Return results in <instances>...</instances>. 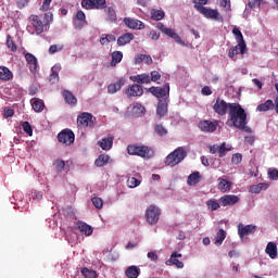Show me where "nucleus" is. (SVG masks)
<instances>
[{"label": "nucleus", "mask_w": 278, "mask_h": 278, "mask_svg": "<svg viewBox=\"0 0 278 278\" xmlns=\"http://www.w3.org/2000/svg\"><path fill=\"white\" fill-rule=\"evenodd\" d=\"M228 121L227 123H231L232 127L236 129H240L241 131H247V134H251V127L249 122L247 121V111L240 105V103H232L230 106V111H228Z\"/></svg>", "instance_id": "nucleus-1"}, {"label": "nucleus", "mask_w": 278, "mask_h": 278, "mask_svg": "<svg viewBox=\"0 0 278 278\" xmlns=\"http://www.w3.org/2000/svg\"><path fill=\"white\" fill-rule=\"evenodd\" d=\"M128 155H137L143 160H151L155 155V150L149 146L129 144L127 147Z\"/></svg>", "instance_id": "nucleus-2"}, {"label": "nucleus", "mask_w": 278, "mask_h": 278, "mask_svg": "<svg viewBox=\"0 0 278 278\" xmlns=\"http://www.w3.org/2000/svg\"><path fill=\"white\" fill-rule=\"evenodd\" d=\"M187 155L186 149L179 147L166 156L165 166H177V164H181L186 160Z\"/></svg>", "instance_id": "nucleus-3"}, {"label": "nucleus", "mask_w": 278, "mask_h": 278, "mask_svg": "<svg viewBox=\"0 0 278 278\" xmlns=\"http://www.w3.org/2000/svg\"><path fill=\"white\" fill-rule=\"evenodd\" d=\"M28 26L27 31L31 35L36 34L37 36H40L42 31H45V23L38 15H30L28 17Z\"/></svg>", "instance_id": "nucleus-4"}, {"label": "nucleus", "mask_w": 278, "mask_h": 278, "mask_svg": "<svg viewBox=\"0 0 278 278\" xmlns=\"http://www.w3.org/2000/svg\"><path fill=\"white\" fill-rule=\"evenodd\" d=\"M149 92L153 94V97H156V99H167L170 97V85L165 84L163 87H150Z\"/></svg>", "instance_id": "nucleus-5"}, {"label": "nucleus", "mask_w": 278, "mask_h": 278, "mask_svg": "<svg viewBox=\"0 0 278 278\" xmlns=\"http://www.w3.org/2000/svg\"><path fill=\"white\" fill-rule=\"evenodd\" d=\"M160 207L150 205L146 211V219L149 225H157L161 215Z\"/></svg>", "instance_id": "nucleus-6"}, {"label": "nucleus", "mask_w": 278, "mask_h": 278, "mask_svg": "<svg viewBox=\"0 0 278 278\" xmlns=\"http://www.w3.org/2000/svg\"><path fill=\"white\" fill-rule=\"evenodd\" d=\"M231 105H233V103H227L225 100L217 98L213 105V110L215 114H218V116H225L227 112H230Z\"/></svg>", "instance_id": "nucleus-7"}, {"label": "nucleus", "mask_w": 278, "mask_h": 278, "mask_svg": "<svg viewBox=\"0 0 278 278\" xmlns=\"http://www.w3.org/2000/svg\"><path fill=\"white\" fill-rule=\"evenodd\" d=\"M156 27L160 29V31H162V34H165V36H168V38H173L177 45H186L175 29L166 27V25L163 23H157Z\"/></svg>", "instance_id": "nucleus-8"}, {"label": "nucleus", "mask_w": 278, "mask_h": 278, "mask_svg": "<svg viewBox=\"0 0 278 278\" xmlns=\"http://www.w3.org/2000/svg\"><path fill=\"white\" fill-rule=\"evenodd\" d=\"M275 88L277 97L275 98L274 102L273 100H267L265 103L258 104L256 108L257 112H268L275 108L276 114H278V83L275 84Z\"/></svg>", "instance_id": "nucleus-9"}, {"label": "nucleus", "mask_w": 278, "mask_h": 278, "mask_svg": "<svg viewBox=\"0 0 278 278\" xmlns=\"http://www.w3.org/2000/svg\"><path fill=\"white\" fill-rule=\"evenodd\" d=\"M58 140L62 144H66V147H71L73 142H75V132L71 129H63L61 132L58 135Z\"/></svg>", "instance_id": "nucleus-10"}, {"label": "nucleus", "mask_w": 278, "mask_h": 278, "mask_svg": "<svg viewBox=\"0 0 278 278\" xmlns=\"http://www.w3.org/2000/svg\"><path fill=\"white\" fill-rule=\"evenodd\" d=\"M199 129L204 131V134H214L218 127V122H212L210 119H204L199 122L198 124Z\"/></svg>", "instance_id": "nucleus-11"}, {"label": "nucleus", "mask_w": 278, "mask_h": 278, "mask_svg": "<svg viewBox=\"0 0 278 278\" xmlns=\"http://www.w3.org/2000/svg\"><path fill=\"white\" fill-rule=\"evenodd\" d=\"M105 3V0H83L81 7L85 8V10H103Z\"/></svg>", "instance_id": "nucleus-12"}, {"label": "nucleus", "mask_w": 278, "mask_h": 278, "mask_svg": "<svg viewBox=\"0 0 278 278\" xmlns=\"http://www.w3.org/2000/svg\"><path fill=\"white\" fill-rule=\"evenodd\" d=\"M200 14H203L205 18H212L213 21H219L223 23L224 18L223 15L218 12V10L207 9V8H200Z\"/></svg>", "instance_id": "nucleus-13"}, {"label": "nucleus", "mask_w": 278, "mask_h": 278, "mask_svg": "<svg viewBox=\"0 0 278 278\" xmlns=\"http://www.w3.org/2000/svg\"><path fill=\"white\" fill-rule=\"evenodd\" d=\"M77 123L80 127H93L92 114L84 112L77 117Z\"/></svg>", "instance_id": "nucleus-14"}, {"label": "nucleus", "mask_w": 278, "mask_h": 278, "mask_svg": "<svg viewBox=\"0 0 278 278\" xmlns=\"http://www.w3.org/2000/svg\"><path fill=\"white\" fill-rule=\"evenodd\" d=\"M239 53H241V55H244V53H247L245 42H240L237 46L230 48L228 51V58H230V60H236V55H239Z\"/></svg>", "instance_id": "nucleus-15"}, {"label": "nucleus", "mask_w": 278, "mask_h": 278, "mask_svg": "<svg viewBox=\"0 0 278 278\" xmlns=\"http://www.w3.org/2000/svg\"><path fill=\"white\" fill-rule=\"evenodd\" d=\"M227 151H231V148H227L226 142H223L220 146L218 144L210 146V153H212V155H216V153H218L219 157H225Z\"/></svg>", "instance_id": "nucleus-16"}, {"label": "nucleus", "mask_w": 278, "mask_h": 278, "mask_svg": "<svg viewBox=\"0 0 278 278\" xmlns=\"http://www.w3.org/2000/svg\"><path fill=\"white\" fill-rule=\"evenodd\" d=\"M24 56L30 73H36V71H38V59L36 58V55L27 52Z\"/></svg>", "instance_id": "nucleus-17"}, {"label": "nucleus", "mask_w": 278, "mask_h": 278, "mask_svg": "<svg viewBox=\"0 0 278 278\" xmlns=\"http://www.w3.org/2000/svg\"><path fill=\"white\" fill-rule=\"evenodd\" d=\"M75 229L80 231V233H84V236H92V233L94 231V228H92V226H90V225L86 224V222H81V220L76 222Z\"/></svg>", "instance_id": "nucleus-18"}, {"label": "nucleus", "mask_w": 278, "mask_h": 278, "mask_svg": "<svg viewBox=\"0 0 278 278\" xmlns=\"http://www.w3.org/2000/svg\"><path fill=\"white\" fill-rule=\"evenodd\" d=\"M156 114L160 118H163L165 114H168V98L160 99L156 106Z\"/></svg>", "instance_id": "nucleus-19"}, {"label": "nucleus", "mask_w": 278, "mask_h": 278, "mask_svg": "<svg viewBox=\"0 0 278 278\" xmlns=\"http://www.w3.org/2000/svg\"><path fill=\"white\" fill-rule=\"evenodd\" d=\"M124 23L129 29H144V23L140 20L125 17Z\"/></svg>", "instance_id": "nucleus-20"}, {"label": "nucleus", "mask_w": 278, "mask_h": 278, "mask_svg": "<svg viewBox=\"0 0 278 278\" xmlns=\"http://www.w3.org/2000/svg\"><path fill=\"white\" fill-rule=\"evenodd\" d=\"M178 257H181V253H172L169 260L165 262L166 266H176V268H184V262L178 261Z\"/></svg>", "instance_id": "nucleus-21"}, {"label": "nucleus", "mask_w": 278, "mask_h": 278, "mask_svg": "<svg viewBox=\"0 0 278 278\" xmlns=\"http://www.w3.org/2000/svg\"><path fill=\"white\" fill-rule=\"evenodd\" d=\"M256 229L257 227L253 225L243 226L242 224H240L238 226V235L242 239L244 238V236H251V233H253Z\"/></svg>", "instance_id": "nucleus-22"}, {"label": "nucleus", "mask_w": 278, "mask_h": 278, "mask_svg": "<svg viewBox=\"0 0 278 278\" xmlns=\"http://www.w3.org/2000/svg\"><path fill=\"white\" fill-rule=\"evenodd\" d=\"M219 201L224 207H227V205H236L240 201V198L233 194H226Z\"/></svg>", "instance_id": "nucleus-23"}, {"label": "nucleus", "mask_w": 278, "mask_h": 278, "mask_svg": "<svg viewBox=\"0 0 278 278\" xmlns=\"http://www.w3.org/2000/svg\"><path fill=\"white\" fill-rule=\"evenodd\" d=\"M128 97H142L144 89L140 85H132L126 89Z\"/></svg>", "instance_id": "nucleus-24"}, {"label": "nucleus", "mask_w": 278, "mask_h": 278, "mask_svg": "<svg viewBox=\"0 0 278 278\" xmlns=\"http://www.w3.org/2000/svg\"><path fill=\"white\" fill-rule=\"evenodd\" d=\"M123 86H125V78H119L115 84H110L108 86L109 94H116V92H118Z\"/></svg>", "instance_id": "nucleus-25"}, {"label": "nucleus", "mask_w": 278, "mask_h": 278, "mask_svg": "<svg viewBox=\"0 0 278 278\" xmlns=\"http://www.w3.org/2000/svg\"><path fill=\"white\" fill-rule=\"evenodd\" d=\"M130 81H136L137 84H151V76L148 74L130 76Z\"/></svg>", "instance_id": "nucleus-26"}, {"label": "nucleus", "mask_w": 278, "mask_h": 278, "mask_svg": "<svg viewBox=\"0 0 278 278\" xmlns=\"http://www.w3.org/2000/svg\"><path fill=\"white\" fill-rule=\"evenodd\" d=\"M98 144L103 151H110L114 144V137L103 138L102 141L98 142Z\"/></svg>", "instance_id": "nucleus-27"}, {"label": "nucleus", "mask_w": 278, "mask_h": 278, "mask_svg": "<svg viewBox=\"0 0 278 278\" xmlns=\"http://www.w3.org/2000/svg\"><path fill=\"white\" fill-rule=\"evenodd\" d=\"M131 40H134V34L126 33L117 38V45L118 47H125V45H129Z\"/></svg>", "instance_id": "nucleus-28"}, {"label": "nucleus", "mask_w": 278, "mask_h": 278, "mask_svg": "<svg viewBox=\"0 0 278 278\" xmlns=\"http://www.w3.org/2000/svg\"><path fill=\"white\" fill-rule=\"evenodd\" d=\"M63 98L67 105H77V98L75 97V94H73V92L68 90H63Z\"/></svg>", "instance_id": "nucleus-29"}, {"label": "nucleus", "mask_w": 278, "mask_h": 278, "mask_svg": "<svg viewBox=\"0 0 278 278\" xmlns=\"http://www.w3.org/2000/svg\"><path fill=\"white\" fill-rule=\"evenodd\" d=\"M14 75L12 74V71L8 68L7 66H0V79L1 81H10Z\"/></svg>", "instance_id": "nucleus-30"}, {"label": "nucleus", "mask_w": 278, "mask_h": 278, "mask_svg": "<svg viewBox=\"0 0 278 278\" xmlns=\"http://www.w3.org/2000/svg\"><path fill=\"white\" fill-rule=\"evenodd\" d=\"M262 190H268V184L260 182L257 185H252L250 186L249 192H251V194H260Z\"/></svg>", "instance_id": "nucleus-31"}, {"label": "nucleus", "mask_w": 278, "mask_h": 278, "mask_svg": "<svg viewBox=\"0 0 278 278\" xmlns=\"http://www.w3.org/2000/svg\"><path fill=\"white\" fill-rule=\"evenodd\" d=\"M265 253L269 255L271 260L277 257V243L268 242L265 249Z\"/></svg>", "instance_id": "nucleus-32"}, {"label": "nucleus", "mask_w": 278, "mask_h": 278, "mask_svg": "<svg viewBox=\"0 0 278 278\" xmlns=\"http://www.w3.org/2000/svg\"><path fill=\"white\" fill-rule=\"evenodd\" d=\"M106 164H110V155L108 154H100L94 161V165L98 166V168L106 166Z\"/></svg>", "instance_id": "nucleus-33"}, {"label": "nucleus", "mask_w": 278, "mask_h": 278, "mask_svg": "<svg viewBox=\"0 0 278 278\" xmlns=\"http://www.w3.org/2000/svg\"><path fill=\"white\" fill-rule=\"evenodd\" d=\"M125 275L128 278H138L140 277V268H138V266H129L126 270H125Z\"/></svg>", "instance_id": "nucleus-34"}, {"label": "nucleus", "mask_w": 278, "mask_h": 278, "mask_svg": "<svg viewBox=\"0 0 278 278\" xmlns=\"http://www.w3.org/2000/svg\"><path fill=\"white\" fill-rule=\"evenodd\" d=\"M218 190L222 192H229L231 190V181L224 178H218Z\"/></svg>", "instance_id": "nucleus-35"}, {"label": "nucleus", "mask_w": 278, "mask_h": 278, "mask_svg": "<svg viewBox=\"0 0 278 278\" xmlns=\"http://www.w3.org/2000/svg\"><path fill=\"white\" fill-rule=\"evenodd\" d=\"M201 181V174L199 172H194L189 175L187 179L188 186H197Z\"/></svg>", "instance_id": "nucleus-36"}, {"label": "nucleus", "mask_w": 278, "mask_h": 278, "mask_svg": "<svg viewBox=\"0 0 278 278\" xmlns=\"http://www.w3.org/2000/svg\"><path fill=\"white\" fill-rule=\"evenodd\" d=\"M31 105H33V110L36 112H42V110H45V101L38 99V98H34L30 101Z\"/></svg>", "instance_id": "nucleus-37"}, {"label": "nucleus", "mask_w": 278, "mask_h": 278, "mask_svg": "<svg viewBox=\"0 0 278 278\" xmlns=\"http://www.w3.org/2000/svg\"><path fill=\"white\" fill-rule=\"evenodd\" d=\"M166 16L164 10L152 9L151 18L152 21H162Z\"/></svg>", "instance_id": "nucleus-38"}, {"label": "nucleus", "mask_w": 278, "mask_h": 278, "mask_svg": "<svg viewBox=\"0 0 278 278\" xmlns=\"http://www.w3.org/2000/svg\"><path fill=\"white\" fill-rule=\"evenodd\" d=\"M51 71H52V73L50 74V81H51V84H58L60 81V74H59L60 66L54 65L51 68Z\"/></svg>", "instance_id": "nucleus-39"}, {"label": "nucleus", "mask_w": 278, "mask_h": 278, "mask_svg": "<svg viewBox=\"0 0 278 278\" xmlns=\"http://www.w3.org/2000/svg\"><path fill=\"white\" fill-rule=\"evenodd\" d=\"M111 66H116V64H121L123 62V52L114 51L112 54Z\"/></svg>", "instance_id": "nucleus-40"}, {"label": "nucleus", "mask_w": 278, "mask_h": 278, "mask_svg": "<svg viewBox=\"0 0 278 278\" xmlns=\"http://www.w3.org/2000/svg\"><path fill=\"white\" fill-rule=\"evenodd\" d=\"M225 238H227V232L224 229H219L215 237V244L220 247L225 242Z\"/></svg>", "instance_id": "nucleus-41"}, {"label": "nucleus", "mask_w": 278, "mask_h": 278, "mask_svg": "<svg viewBox=\"0 0 278 278\" xmlns=\"http://www.w3.org/2000/svg\"><path fill=\"white\" fill-rule=\"evenodd\" d=\"M106 14H108V21H110L111 23H116V21L118 20V16L116 15V10H114V8L109 7L106 9Z\"/></svg>", "instance_id": "nucleus-42"}, {"label": "nucleus", "mask_w": 278, "mask_h": 278, "mask_svg": "<svg viewBox=\"0 0 278 278\" xmlns=\"http://www.w3.org/2000/svg\"><path fill=\"white\" fill-rule=\"evenodd\" d=\"M206 206L211 212H216V210L220 207V204L218 203V201L211 199L206 201Z\"/></svg>", "instance_id": "nucleus-43"}, {"label": "nucleus", "mask_w": 278, "mask_h": 278, "mask_svg": "<svg viewBox=\"0 0 278 278\" xmlns=\"http://www.w3.org/2000/svg\"><path fill=\"white\" fill-rule=\"evenodd\" d=\"M7 47L8 49H10V51H12L13 53H15V51H17V47L16 43L14 42V39H12V36L8 35L7 37Z\"/></svg>", "instance_id": "nucleus-44"}, {"label": "nucleus", "mask_w": 278, "mask_h": 278, "mask_svg": "<svg viewBox=\"0 0 278 278\" xmlns=\"http://www.w3.org/2000/svg\"><path fill=\"white\" fill-rule=\"evenodd\" d=\"M81 275L85 277V278H97V271L92 270V269H89L87 267H84L81 269Z\"/></svg>", "instance_id": "nucleus-45"}, {"label": "nucleus", "mask_w": 278, "mask_h": 278, "mask_svg": "<svg viewBox=\"0 0 278 278\" xmlns=\"http://www.w3.org/2000/svg\"><path fill=\"white\" fill-rule=\"evenodd\" d=\"M232 34H233L238 45H240V42H244V36H242V31H240V28L235 27L232 29Z\"/></svg>", "instance_id": "nucleus-46"}, {"label": "nucleus", "mask_w": 278, "mask_h": 278, "mask_svg": "<svg viewBox=\"0 0 278 278\" xmlns=\"http://www.w3.org/2000/svg\"><path fill=\"white\" fill-rule=\"evenodd\" d=\"M154 131H155V134H157V136H161V137L166 136V134H168V130L160 124H156L154 126Z\"/></svg>", "instance_id": "nucleus-47"}, {"label": "nucleus", "mask_w": 278, "mask_h": 278, "mask_svg": "<svg viewBox=\"0 0 278 278\" xmlns=\"http://www.w3.org/2000/svg\"><path fill=\"white\" fill-rule=\"evenodd\" d=\"M64 45H52L50 46L48 52L50 55H54V53H58V51H63Z\"/></svg>", "instance_id": "nucleus-48"}, {"label": "nucleus", "mask_w": 278, "mask_h": 278, "mask_svg": "<svg viewBox=\"0 0 278 278\" xmlns=\"http://www.w3.org/2000/svg\"><path fill=\"white\" fill-rule=\"evenodd\" d=\"M53 166L58 173H62L64 170V167L66 166V163L63 160L58 159L54 162Z\"/></svg>", "instance_id": "nucleus-49"}, {"label": "nucleus", "mask_w": 278, "mask_h": 278, "mask_svg": "<svg viewBox=\"0 0 278 278\" xmlns=\"http://www.w3.org/2000/svg\"><path fill=\"white\" fill-rule=\"evenodd\" d=\"M22 127L27 136H34V128H31V124H29V122L22 123Z\"/></svg>", "instance_id": "nucleus-50"}, {"label": "nucleus", "mask_w": 278, "mask_h": 278, "mask_svg": "<svg viewBox=\"0 0 278 278\" xmlns=\"http://www.w3.org/2000/svg\"><path fill=\"white\" fill-rule=\"evenodd\" d=\"M91 201L97 210H101L103 207V199L94 197L91 199Z\"/></svg>", "instance_id": "nucleus-51"}, {"label": "nucleus", "mask_w": 278, "mask_h": 278, "mask_svg": "<svg viewBox=\"0 0 278 278\" xmlns=\"http://www.w3.org/2000/svg\"><path fill=\"white\" fill-rule=\"evenodd\" d=\"M129 188H138L140 186V180L136 177H131L127 180Z\"/></svg>", "instance_id": "nucleus-52"}, {"label": "nucleus", "mask_w": 278, "mask_h": 278, "mask_svg": "<svg viewBox=\"0 0 278 278\" xmlns=\"http://www.w3.org/2000/svg\"><path fill=\"white\" fill-rule=\"evenodd\" d=\"M194 3V8L197 9L198 12H200V8H205L203 5H207L208 0H192Z\"/></svg>", "instance_id": "nucleus-53"}, {"label": "nucleus", "mask_w": 278, "mask_h": 278, "mask_svg": "<svg viewBox=\"0 0 278 278\" xmlns=\"http://www.w3.org/2000/svg\"><path fill=\"white\" fill-rule=\"evenodd\" d=\"M51 1L53 0H43L42 5L40 7V12H49V9L51 8Z\"/></svg>", "instance_id": "nucleus-54"}, {"label": "nucleus", "mask_w": 278, "mask_h": 278, "mask_svg": "<svg viewBox=\"0 0 278 278\" xmlns=\"http://www.w3.org/2000/svg\"><path fill=\"white\" fill-rule=\"evenodd\" d=\"M160 79H162V75H160V72H151L150 81H160Z\"/></svg>", "instance_id": "nucleus-55"}, {"label": "nucleus", "mask_w": 278, "mask_h": 278, "mask_svg": "<svg viewBox=\"0 0 278 278\" xmlns=\"http://www.w3.org/2000/svg\"><path fill=\"white\" fill-rule=\"evenodd\" d=\"M231 162L232 164H240V162H242V154L240 153L233 154L231 157Z\"/></svg>", "instance_id": "nucleus-56"}, {"label": "nucleus", "mask_w": 278, "mask_h": 278, "mask_svg": "<svg viewBox=\"0 0 278 278\" xmlns=\"http://www.w3.org/2000/svg\"><path fill=\"white\" fill-rule=\"evenodd\" d=\"M45 21H46L45 25H51V23H53V13L51 12L45 13Z\"/></svg>", "instance_id": "nucleus-57"}, {"label": "nucleus", "mask_w": 278, "mask_h": 278, "mask_svg": "<svg viewBox=\"0 0 278 278\" xmlns=\"http://www.w3.org/2000/svg\"><path fill=\"white\" fill-rule=\"evenodd\" d=\"M76 21H80V23H86V13H84V11H78L76 13Z\"/></svg>", "instance_id": "nucleus-58"}, {"label": "nucleus", "mask_w": 278, "mask_h": 278, "mask_svg": "<svg viewBox=\"0 0 278 278\" xmlns=\"http://www.w3.org/2000/svg\"><path fill=\"white\" fill-rule=\"evenodd\" d=\"M262 0H252L248 3L249 8H260L262 5Z\"/></svg>", "instance_id": "nucleus-59"}, {"label": "nucleus", "mask_w": 278, "mask_h": 278, "mask_svg": "<svg viewBox=\"0 0 278 278\" xmlns=\"http://www.w3.org/2000/svg\"><path fill=\"white\" fill-rule=\"evenodd\" d=\"M14 116L13 109H4L3 118H12Z\"/></svg>", "instance_id": "nucleus-60"}, {"label": "nucleus", "mask_w": 278, "mask_h": 278, "mask_svg": "<svg viewBox=\"0 0 278 278\" xmlns=\"http://www.w3.org/2000/svg\"><path fill=\"white\" fill-rule=\"evenodd\" d=\"M148 258L151 260V262H157L159 260L157 253L153 251L148 252Z\"/></svg>", "instance_id": "nucleus-61"}, {"label": "nucleus", "mask_w": 278, "mask_h": 278, "mask_svg": "<svg viewBox=\"0 0 278 278\" xmlns=\"http://www.w3.org/2000/svg\"><path fill=\"white\" fill-rule=\"evenodd\" d=\"M201 92L204 97H210V94H212V89L210 88V86H204Z\"/></svg>", "instance_id": "nucleus-62"}, {"label": "nucleus", "mask_w": 278, "mask_h": 278, "mask_svg": "<svg viewBox=\"0 0 278 278\" xmlns=\"http://www.w3.org/2000/svg\"><path fill=\"white\" fill-rule=\"evenodd\" d=\"M149 37L151 38V40H160V34H157L156 30H151L149 33Z\"/></svg>", "instance_id": "nucleus-63"}, {"label": "nucleus", "mask_w": 278, "mask_h": 278, "mask_svg": "<svg viewBox=\"0 0 278 278\" xmlns=\"http://www.w3.org/2000/svg\"><path fill=\"white\" fill-rule=\"evenodd\" d=\"M269 179H277L278 178V169H271L268 172Z\"/></svg>", "instance_id": "nucleus-64"}]
</instances>
